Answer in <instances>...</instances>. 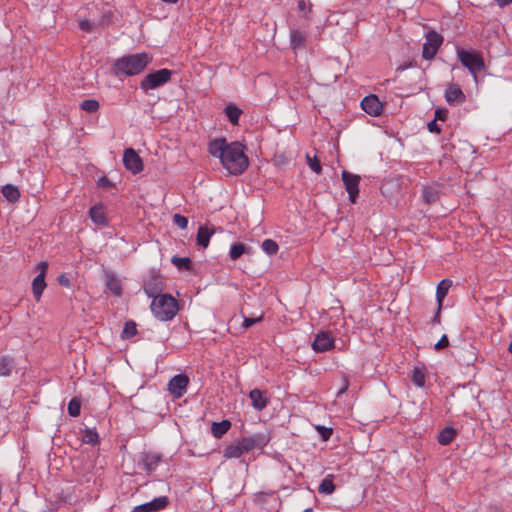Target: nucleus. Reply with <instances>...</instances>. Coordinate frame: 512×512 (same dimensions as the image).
Returning a JSON list of instances; mask_svg holds the SVG:
<instances>
[{
  "mask_svg": "<svg viewBox=\"0 0 512 512\" xmlns=\"http://www.w3.org/2000/svg\"><path fill=\"white\" fill-rule=\"evenodd\" d=\"M250 248L243 243H235L231 245L229 256L231 260L235 261L240 258L243 254L249 253Z\"/></svg>",
  "mask_w": 512,
  "mask_h": 512,
  "instance_id": "a878e982",
  "label": "nucleus"
},
{
  "mask_svg": "<svg viewBox=\"0 0 512 512\" xmlns=\"http://www.w3.org/2000/svg\"><path fill=\"white\" fill-rule=\"evenodd\" d=\"M225 114L228 117L229 121L233 125H237L239 122V118L242 114V110L236 107L234 104H229L225 108Z\"/></svg>",
  "mask_w": 512,
  "mask_h": 512,
  "instance_id": "cd10ccee",
  "label": "nucleus"
},
{
  "mask_svg": "<svg viewBox=\"0 0 512 512\" xmlns=\"http://www.w3.org/2000/svg\"><path fill=\"white\" fill-rule=\"evenodd\" d=\"M263 251L267 253L268 255H274L278 252L279 246L278 244L272 240V239H265L262 242L261 245Z\"/></svg>",
  "mask_w": 512,
  "mask_h": 512,
  "instance_id": "72a5a7b5",
  "label": "nucleus"
},
{
  "mask_svg": "<svg viewBox=\"0 0 512 512\" xmlns=\"http://www.w3.org/2000/svg\"><path fill=\"white\" fill-rule=\"evenodd\" d=\"M442 43V35H440L436 31H429L426 35V42L423 44V58L426 60L433 59Z\"/></svg>",
  "mask_w": 512,
  "mask_h": 512,
  "instance_id": "423d86ee",
  "label": "nucleus"
},
{
  "mask_svg": "<svg viewBox=\"0 0 512 512\" xmlns=\"http://www.w3.org/2000/svg\"><path fill=\"white\" fill-rule=\"evenodd\" d=\"M457 56L462 65L466 67L475 78L477 73L482 71L485 67L483 57L477 52L457 49Z\"/></svg>",
  "mask_w": 512,
  "mask_h": 512,
  "instance_id": "20e7f679",
  "label": "nucleus"
},
{
  "mask_svg": "<svg viewBox=\"0 0 512 512\" xmlns=\"http://www.w3.org/2000/svg\"><path fill=\"white\" fill-rule=\"evenodd\" d=\"M449 346V340H448V337L447 335H443L439 340L438 342L434 345V349L435 350H442L446 347Z\"/></svg>",
  "mask_w": 512,
  "mask_h": 512,
  "instance_id": "ea45409f",
  "label": "nucleus"
},
{
  "mask_svg": "<svg viewBox=\"0 0 512 512\" xmlns=\"http://www.w3.org/2000/svg\"><path fill=\"white\" fill-rule=\"evenodd\" d=\"M80 28L84 31H91V23L88 20H82L79 24Z\"/></svg>",
  "mask_w": 512,
  "mask_h": 512,
  "instance_id": "3c124183",
  "label": "nucleus"
},
{
  "mask_svg": "<svg viewBox=\"0 0 512 512\" xmlns=\"http://www.w3.org/2000/svg\"><path fill=\"white\" fill-rule=\"evenodd\" d=\"M100 185L105 186V187H110L111 183L107 177H103L100 179Z\"/></svg>",
  "mask_w": 512,
  "mask_h": 512,
  "instance_id": "5fc2aeb1",
  "label": "nucleus"
},
{
  "mask_svg": "<svg viewBox=\"0 0 512 512\" xmlns=\"http://www.w3.org/2000/svg\"><path fill=\"white\" fill-rule=\"evenodd\" d=\"M98 438V433L93 429L86 428L82 432V441L86 444L95 445Z\"/></svg>",
  "mask_w": 512,
  "mask_h": 512,
  "instance_id": "7c9ffc66",
  "label": "nucleus"
},
{
  "mask_svg": "<svg viewBox=\"0 0 512 512\" xmlns=\"http://www.w3.org/2000/svg\"><path fill=\"white\" fill-rule=\"evenodd\" d=\"M333 346L334 339L329 332H319L312 343V348L316 352H326Z\"/></svg>",
  "mask_w": 512,
  "mask_h": 512,
  "instance_id": "f8f14e48",
  "label": "nucleus"
},
{
  "mask_svg": "<svg viewBox=\"0 0 512 512\" xmlns=\"http://www.w3.org/2000/svg\"><path fill=\"white\" fill-rule=\"evenodd\" d=\"M456 435L457 431L453 427L447 426L439 432L438 442L443 446L449 445L454 440Z\"/></svg>",
  "mask_w": 512,
  "mask_h": 512,
  "instance_id": "4be33fe9",
  "label": "nucleus"
},
{
  "mask_svg": "<svg viewBox=\"0 0 512 512\" xmlns=\"http://www.w3.org/2000/svg\"><path fill=\"white\" fill-rule=\"evenodd\" d=\"M137 333L136 324L133 321H127L124 325V328L122 330V338L129 339L133 336H135Z\"/></svg>",
  "mask_w": 512,
  "mask_h": 512,
  "instance_id": "f704fd0d",
  "label": "nucleus"
},
{
  "mask_svg": "<svg viewBox=\"0 0 512 512\" xmlns=\"http://www.w3.org/2000/svg\"><path fill=\"white\" fill-rule=\"evenodd\" d=\"M106 286L109 289L119 288L120 282H119V280L115 276H113L111 274H107Z\"/></svg>",
  "mask_w": 512,
  "mask_h": 512,
  "instance_id": "58836bf2",
  "label": "nucleus"
},
{
  "mask_svg": "<svg viewBox=\"0 0 512 512\" xmlns=\"http://www.w3.org/2000/svg\"><path fill=\"white\" fill-rule=\"evenodd\" d=\"M308 165L312 171L320 174L322 171L320 160L317 157L311 158L307 155Z\"/></svg>",
  "mask_w": 512,
  "mask_h": 512,
  "instance_id": "e433bc0d",
  "label": "nucleus"
},
{
  "mask_svg": "<svg viewBox=\"0 0 512 512\" xmlns=\"http://www.w3.org/2000/svg\"><path fill=\"white\" fill-rule=\"evenodd\" d=\"M249 397L251 399L253 408L257 411H262L267 406L269 401L265 395V392L257 388L250 391Z\"/></svg>",
  "mask_w": 512,
  "mask_h": 512,
  "instance_id": "2eb2a0df",
  "label": "nucleus"
},
{
  "mask_svg": "<svg viewBox=\"0 0 512 512\" xmlns=\"http://www.w3.org/2000/svg\"><path fill=\"white\" fill-rule=\"evenodd\" d=\"M173 223L181 229H186L188 226V218L180 214H175L173 216Z\"/></svg>",
  "mask_w": 512,
  "mask_h": 512,
  "instance_id": "4c0bfd02",
  "label": "nucleus"
},
{
  "mask_svg": "<svg viewBox=\"0 0 512 512\" xmlns=\"http://www.w3.org/2000/svg\"><path fill=\"white\" fill-rule=\"evenodd\" d=\"M262 316L260 317H244L243 321V327L245 329L251 327L252 325L256 324L257 322L261 321Z\"/></svg>",
  "mask_w": 512,
  "mask_h": 512,
  "instance_id": "a19ab883",
  "label": "nucleus"
},
{
  "mask_svg": "<svg viewBox=\"0 0 512 512\" xmlns=\"http://www.w3.org/2000/svg\"><path fill=\"white\" fill-rule=\"evenodd\" d=\"M244 150L245 147L240 142H227L225 138L213 139L208 144L209 153L219 158L222 166L233 175L242 174L249 165Z\"/></svg>",
  "mask_w": 512,
  "mask_h": 512,
  "instance_id": "f257e3e1",
  "label": "nucleus"
},
{
  "mask_svg": "<svg viewBox=\"0 0 512 512\" xmlns=\"http://www.w3.org/2000/svg\"><path fill=\"white\" fill-rule=\"evenodd\" d=\"M454 285L453 281L449 278L441 280L436 288H451Z\"/></svg>",
  "mask_w": 512,
  "mask_h": 512,
  "instance_id": "de8ad7c7",
  "label": "nucleus"
},
{
  "mask_svg": "<svg viewBox=\"0 0 512 512\" xmlns=\"http://www.w3.org/2000/svg\"><path fill=\"white\" fill-rule=\"evenodd\" d=\"M188 384L189 378L184 374H178L169 381L168 390L175 398H180L186 392Z\"/></svg>",
  "mask_w": 512,
  "mask_h": 512,
  "instance_id": "9d476101",
  "label": "nucleus"
},
{
  "mask_svg": "<svg viewBox=\"0 0 512 512\" xmlns=\"http://www.w3.org/2000/svg\"><path fill=\"white\" fill-rule=\"evenodd\" d=\"M163 2H166V3H170V4H175L177 3L178 0H162Z\"/></svg>",
  "mask_w": 512,
  "mask_h": 512,
  "instance_id": "13d9d810",
  "label": "nucleus"
},
{
  "mask_svg": "<svg viewBox=\"0 0 512 512\" xmlns=\"http://www.w3.org/2000/svg\"><path fill=\"white\" fill-rule=\"evenodd\" d=\"M48 269L47 262H40L37 265L39 274L34 278L32 282V288H46L45 275Z\"/></svg>",
  "mask_w": 512,
  "mask_h": 512,
  "instance_id": "412c9836",
  "label": "nucleus"
},
{
  "mask_svg": "<svg viewBox=\"0 0 512 512\" xmlns=\"http://www.w3.org/2000/svg\"><path fill=\"white\" fill-rule=\"evenodd\" d=\"M349 388V380L347 377L342 378V386L337 392V396L340 397L342 394H344Z\"/></svg>",
  "mask_w": 512,
  "mask_h": 512,
  "instance_id": "a18cd8bd",
  "label": "nucleus"
},
{
  "mask_svg": "<svg viewBox=\"0 0 512 512\" xmlns=\"http://www.w3.org/2000/svg\"><path fill=\"white\" fill-rule=\"evenodd\" d=\"M342 180L344 182L346 191L349 194V200L352 203H355L356 199L359 195L360 177L358 175L352 174L348 171H343L342 172Z\"/></svg>",
  "mask_w": 512,
  "mask_h": 512,
  "instance_id": "1a4fd4ad",
  "label": "nucleus"
},
{
  "mask_svg": "<svg viewBox=\"0 0 512 512\" xmlns=\"http://www.w3.org/2000/svg\"><path fill=\"white\" fill-rule=\"evenodd\" d=\"M160 461V457L157 455L145 454L143 456L142 465L144 470L147 472L153 471Z\"/></svg>",
  "mask_w": 512,
  "mask_h": 512,
  "instance_id": "c85d7f7f",
  "label": "nucleus"
},
{
  "mask_svg": "<svg viewBox=\"0 0 512 512\" xmlns=\"http://www.w3.org/2000/svg\"><path fill=\"white\" fill-rule=\"evenodd\" d=\"M428 130L432 133H440L441 132V128L436 123V120H432L431 122L428 123Z\"/></svg>",
  "mask_w": 512,
  "mask_h": 512,
  "instance_id": "09e8293b",
  "label": "nucleus"
},
{
  "mask_svg": "<svg viewBox=\"0 0 512 512\" xmlns=\"http://www.w3.org/2000/svg\"><path fill=\"white\" fill-rule=\"evenodd\" d=\"M422 197L427 204L434 203L439 197L438 190L433 187H425L422 191Z\"/></svg>",
  "mask_w": 512,
  "mask_h": 512,
  "instance_id": "c756f323",
  "label": "nucleus"
},
{
  "mask_svg": "<svg viewBox=\"0 0 512 512\" xmlns=\"http://www.w3.org/2000/svg\"><path fill=\"white\" fill-rule=\"evenodd\" d=\"M362 109L371 116H379L382 113L383 106L376 95L366 96L361 101Z\"/></svg>",
  "mask_w": 512,
  "mask_h": 512,
  "instance_id": "ddd939ff",
  "label": "nucleus"
},
{
  "mask_svg": "<svg viewBox=\"0 0 512 512\" xmlns=\"http://www.w3.org/2000/svg\"><path fill=\"white\" fill-rule=\"evenodd\" d=\"M89 215L92 221L97 225H107L106 209L104 205L97 204L90 208Z\"/></svg>",
  "mask_w": 512,
  "mask_h": 512,
  "instance_id": "f3484780",
  "label": "nucleus"
},
{
  "mask_svg": "<svg viewBox=\"0 0 512 512\" xmlns=\"http://www.w3.org/2000/svg\"><path fill=\"white\" fill-rule=\"evenodd\" d=\"M508 350H509V352L512 354V341H511V342H510V344H509Z\"/></svg>",
  "mask_w": 512,
  "mask_h": 512,
  "instance_id": "bf43d9fd",
  "label": "nucleus"
},
{
  "mask_svg": "<svg viewBox=\"0 0 512 512\" xmlns=\"http://www.w3.org/2000/svg\"><path fill=\"white\" fill-rule=\"evenodd\" d=\"M425 378H426V371L424 367H415L412 372L411 381L417 386V387H424L425 385Z\"/></svg>",
  "mask_w": 512,
  "mask_h": 512,
  "instance_id": "bb28decb",
  "label": "nucleus"
},
{
  "mask_svg": "<svg viewBox=\"0 0 512 512\" xmlns=\"http://www.w3.org/2000/svg\"><path fill=\"white\" fill-rule=\"evenodd\" d=\"M2 195L10 203H15L20 199L21 194L16 186L6 184L5 186L2 187Z\"/></svg>",
  "mask_w": 512,
  "mask_h": 512,
  "instance_id": "5701e85b",
  "label": "nucleus"
},
{
  "mask_svg": "<svg viewBox=\"0 0 512 512\" xmlns=\"http://www.w3.org/2000/svg\"><path fill=\"white\" fill-rule=\"evenodd\" d=\"M499 7H504L512 3V0H495Z\"/></svg>",
  "mask_w": 512,
  "mask_h": 512,
  "instance_id": "603ef678",
  "label": "nucleus"
},
{
  "mask_svg": "<svg viewBox=\"0 0 512 512\" xmlns=\"http://www.w3.org/2000/svg\"><path fill=\"white\" fill-rule=\"evenodd\" d=\"M440 311L441 310H439V307H438L436 314L432 318V323H435V324H439L440 323Z\"/></svg>",
  "mask_w": 512,
  "mask_h": 512,
  "instance_id": "864d4df0",
  "label": "nucleus"
},
{
  "mask_svg": "<svg viewBox=\"0 0 512 512\" xmlns=\"http://www.w3.org/2000/svg\"><path fill=\"white\" fill-rule=\"evenodd\" d=\"M123 163L125 168L133 174L140 173L143 170L142 159L133 148L125 149Z\"/></svg>",
  "mask_w": 512,
  "mask_h": 512,
  "instance_id": "6e6552de",
  "label": "nucleus"
},
{
  "mask_svg": "<svg viewBox=\"0 0 512 512\" xmlns=\"http://www.w3.org/2000/svg\"><path fill=\"white\" fill-rule=\"evenodd\" d=\"M303 512H313V508H306Z\"/></svg>",
  "mask_w": 512,
  "mask_h": 512,
  "instance_id": "052dcab7",
  "label": "nucleus"
},
{
  "mask_svg": "<svg viewBox=\"0 0 512 512\" xmlns=\"http://www.w3.org/2000/svg\"><path fill=\"white\" fill-rule=\"evenodd\" d=\"M214 234V230L207 226H200L197 231L196 242L197 245L207 248L210 242V238Z\"/></svg>",
  "mask_w": 512,
  "mask_h": 512,
  "instance_id": "6ab92c4d",
  "label": "nucleus"
},
{
  "mask_svg": "<svg viewBox=\"0 0 512 512\" xmlns=\"http://www.w3.org/2000/svg\"><path fill=\"white\" fill-rule=\"evenodd\" d=\"M169 504L167 496L156 497L153 500L133 508L132 512H157L163 510Z\"/></svg>",
  "mask_w": 512,
  "mask_h": 512,
  "instance_id": "9b49d317",
  "label": "nucleus"
},
{
  "mask_svg": "<svg viewBox=\"0 0 512 512\" xmlns=\"http://www.w3.org/2000/svg\"><path fill=\"white\" fill-rule=\"evenodd\" d=\"M307 34L304 31L297 29L291 30L290 32V45L293 50H300L305 47Z\"/></svg>",
  "mask_w": 512,
  "mask_h": 512,
  "instance_id": "a211bd4d",
  "label": "nucleus"
},
{
  "mask_svg": "<svg viewBox=\"0 0 512 512\" xmlns=\"http://www.w3.org/2000/svg\"><path fill=\"white\" fill-rule=\"evenodd\" d=\"M231 427L229 420H222L220 422H214L211 427V432L215 438H221Z\"/></svg>",
  "mask_w": 512,
  "mask_h": 512,
  "instance_id": "b1692460",
  "label": "nucleus"
},
{
  "mask_svg": "<svg viewBox=\"0 0 512 512\" xmlns=\"http://www.w3.org/2000/svg\"><path fill=\"white\" fill-rule=\"evenodd\" d=\"M81 108L88 113H95L99 109V102L94 99H87L81 103Z\"/></svg>",
  "mask_w": 512,
  "mask_h": 512,
  "instance_id": "c9c22d12",
  "label": "nucleus"
},
{
  "mask_svg": "<svg viewBox=\"0 0 512 512\" xmlns=\"http://www.w3.org/2000/svg\"><path fill=\"white\" fill-rule=\"evenodd\" d=\"M32 291H33V295H34V298L36 299V301H40L43 290H32Z\"/></svg>",
  "mask_w": 512,
  "mask_h": 512,
  "instance_id": "6e6d98bb",
  "label": "nucleus"
},
{
  "mask_svg": "<svg viewBox=\"0 0 512 512\" xmlns=\"http://www.w3.org/2000/svg\"><path fill=\"white\" fill-rule=\"evenodd\" d=\"M246 451L242 447L240 441H237L234 444L228 445L223 450V456L227 459L230 458H240Z\"/></svg>",
  "mask_w": 512,
  "mask_h": 512,
  "instance_id": "aec40b11",
  "label": "nucleus"
},
{
  "mask_svg": "<svg viewBox=\"0 0 512 512\" xmlns=\"http://www.w3.org/2000/svg\"><path fill=\"white\" fill-rule=\"evenodd\" d=\"M270 440V437L265 433H255L251 436L243 437L240 439V443L242 447L246 451V453L251 452L255 448L262 449L265 447Z\"/></svg>",
  "mask_w": 512,
  "mask_h": 512,
  "instance_id": "0eeeda50",
  "label": "nucleus"
},
{
  "mask_svg": "<svg viewBox=\"0 0 512 512\" xmlns=\"http://www.w3.org/2000/svg\"><path fill=\"white\" fill-rule=\"evenodd\" d=\"M152 58L147 53H138L123 56L117 59L113 65V73L117 77H130L144 71Z\"/></svg>",
  "mask_w": 512,
  "mask_h": 512,
  "instance_id": "f03ea898",
  "label": "nucleus"
},
{
  "mask_svg": "<svg viewBox=\"0 0 512 512\" xmlns=\"http://www.w3.org/2000/svg\"><path fill=\"white\" fill-rule=\"evenodd\" d=\"M57 283L62 287H68L71 284L69 277L65 273H62L57 277Z\"/></svg>",
  "mask_w": 512,
  "mask_h": 512,
  "instance_id": "c03bdc74",
  "label": "nucleus"
},
{
  "mask_svg": "<svg viewBox=\"0 0 512 512\" xmlns=\"http://www.w3.org/2000/svg\"><path fill=\"white\" fill-rule=\"evenodd\" d=\"M15 369V359L0 353V377H9Z\"/></svg>",
  "mask_w": 512,
  "mask_h": 512,
  "instance_id": "dca6fc26",
  "label": "nucleus"
},
{
  "mask_svg": "<svg viewBox=\"0 0 512 512\" xmlns=\"http://www.w3.org/2000/svg\"><path fill=\"white\" fill-rule=\"evenodd\" d=\"M449 290H436V300L439 307V310L442 308V303L444 298L447 296Z\"/></svg>",
  "mask_w": 512,
  "mask_h": 512,
  "instance_id": "37998d69",
  "label": "nucleus"
},
{
  "mask_svg": "<svg viewBox=\"0 0 512 512\" xmlns=\"http://www.w3.org/2000/svg\"><path fill=\"white\" fill-rule=\"evenodd\" d=\"M148 296L153 297L151 311L161 321L172 320L179 311L178 301L169 294L154 295V290H145Z\"/></svg>",
  "mask_w": 512,
  "mask_h": 512,
  "instance_id": "7ed1b4c3",
  "label": "nucleus"
},
{
  "mask_svg": "<svg viewBox=\"0 0 512 512\" xmlns=\"http://www.w3.org/2000/svg\"><path fill=\"white\" fill-rule=\"evenodd\" d=\"M172 71L166 68L147 74L140 82V88L147 92L156 89L170 81Z\"/></svg>",
  "mask_w": 512,
  "mask_h": 512,
  "instance_id": "39448f33",
  "label": "nucleus"
},
{
  "mask_svg": "<svg viewBox=\"0 0 512 512\" xmlns=\"http://www.w3.org/2000/svg\"><path fill=\"white\" fill-rule=\"evenodd\" d=\"M81 412V401L77 397H73L68 403V414L71 417H78Z\"/></svg>",
  "mask_w": 512,
  "mask_h": 512,
  "instance_id": "473e14b6",
  "label": "nucleus"
},
{
  "mask_svg": "<svg viewBox=\"0 0 512 512\" xmlns=\"http://www.w3.org/2000/svg\"><path fill=\"white\" fill-rule=\"evenodd\" d=\"M317 430L320 432L323 440H328L333 433L332 428H326L324 426H317Z\"/></svg>",
  "mask_w": 512,
  "mask_h": 512,
  "instance_id": "79ce46f5",
  "label": "nucleus"
},
{
  "mask_svg": "<svg viewBox=\"0 0 512 512\" xmlns=\"http://www.w3.org/2000/svg\"><path fill=\"white\" fill-rule=\"evenodd\" d=\"M171 262L179 269V270H190L192 262L188 257H177L173 256Z\"/></svg>",
  "mask_w": 512,
  "mask_h": 512,
  "instance_id": "2f4dec72",
  "label": "nucleus"
},
{
  "mask_svg": "<svg viewBox=\"0 0 512 512\" xmlns=\"http://www.w3.org/2000/svg\"><path fill=\"white\" fill-rule=\"evenodd\" d=\"M334 476L327 475L320 483L318 492L323 495H330L335 491V485L333 483Z\"/></svg>",
  "mask_w": 512,
  "mask_h": 512,
  "instance_id": "393cba45",
  "label": "nucleus"
},
{
  "mask_svg": "<svg viewBox=\"0 0 512 512\" xmlns=\"http://www.w3.org/2000/svg\"><path fill=\"white\" fill-rule=\"evenodd\" d=\"M448 111L445 109H437L435 111V119L434 120H442L444 121L447 118Z\"/></svg>",
  "mask_w": 512,
  "mask_h": 512,
  "instance_id": "49530a36",
  "label": "nucleus"
},
{
  "mask_svg": "<svg viewBox=\"0 0 512 512\" xmlns=\"http://www.w3.org/2000/svg\"><path fill=\"white\" fill-rule=\"evenodd\" d=\"M465 99V94L457 84H450L445 90V100L450 105L462 104Z\"/></svg>",
  "mask_w": 512,
  "mask_h": 512,
  "instance_id": "4468645a",
  "label": "nucleus"
},
{
  "mask_svg": "<svg viewBox=\"0 0 512 512\" xmlns=\"http://www.w3.org/2000/svg\"><path fill=\"white\" fill-rule=\"evenodd\" d=\"M311 4L306 3L305 0H299L298 1V9L302 12H308L310 11Z\"/></svg>",
  "mask_w": 512,
  "mask_h": 512,
  "instance_id": "8fccbe9b",
  "label": "nucleus"
},
{
  "mask_svg": "<svg viewBox=\"0 0 512 512\" xmlns=\"http://www.w3.org/2000/svg\"><path fill=\"white\" fill-rule=\"evenodd\" d=\"M112 291L114 292V294H115L116 296H121V294H122V293H121V292H122V290L115 289V290H112Z\"/></svg>",
  "mask_w": 512,
  "mask_h": 512,
  "instance_id": "4d7b16f0",
  "label": "nucleus"
}]
</instances>
